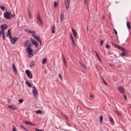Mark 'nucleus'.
<instances>
[{
    "mask_svg": "<svg viewBox=\"0 0 131 131\" xmlns=\"http://www.w3.org/2000/svg\"><path fill=\"white\" fill-rule=\"evenodd\" d=\"M35 112L37 114H42V113L41 110H39L38 111H35Z\"/></svg>",
    "mask_w": 131,
    "mask_h": 131,
    "instance_id": "aec40b11",
    "label": "nucleus"
},
{
    "mask_svg": "<svg viewBox=\"0 0 131 131\" xmlns=\"http://www.w3.org/2000/svg\"><path fill=\"white\" fill-rule=\"evenodd\" d=\"M25 73L28 78L30 79L32 78V75L30 74L29 70H27L26 71Z\"/></svg>",
    "mask_w": 131,
    "mask_h": 131,
    "instance_id": "7ed1b4c3",
    "label": "nucleus"
},
{
    "mask_svg": "<svg viewBox=\"0 0 131 131\" xmlns=\"http://www.w3.org/2000/svg\"><path fill=\"white\" fill-rule=\"evenodd\" d=\"M10 29H9L8 30L7 32L6 33V37H7L8 36H9L10 35H11V33L10 32Z\"/></svg>",
    "mask_w": 131,
    "mask_h": 131,
    "instance_id": "a211bd4d",
    "label": "nucleus"
},
{
    "mask_svg": "<svg viewBox=\"0 0 131 131\" xmlns=\"http://www.w3.org/2000/svg\"><path fill=\"white\" fill-rule=\"evenodd\" d=\"M28 13H29V18L30 19H31L32 18V17L31 16V13L29 10L28 11Z\"/></svg>",
    "mask_w": 131,
    "mask_h": 131,
    "instance_id": "7c9ffc66",
    "label": "nucleus"
},
{
    "mask_svg": "<svg viewBox=\"0 0 131 131\" xmlns=\"http://www.w3.org/2000/svg\"><path fill=\"white\" fill-rule=\"evenodd\" d=\"M105 46L108 49L111 48V46L109 45H107V44H106Z\"/></svg>",
    "mask_w": 131,
    "mask_h": 131,
    "instance_id": "ea45409f",
    "label": "nucleus"
},
{
    "mask_svg": "<svg viewBox=\"0 0 131 131\" xmlns=\"http://www.w3.org/2000/svg\"><path fill=\"white\" fill-rule=\"evenodd\" d=\"M1 32L2 34H5V31L4 30H1V31L0 30V37L1 36Z\"/></svg>",
    "mask_w": 131,
    "mask_h": 131,
    "instance_id": "c756f323",
    "label": "nucleus"
},
{
    "mask_svg": "<svg viewBox=\"0 0 131 131\" xmlns=\"http://www.w3.org/2000/svg\"><path fill=\"white\" fill-rule=\"evenodd\" d=\"M100 118V123H101L103 119V116H100L99 117Z\"/></svg>",
    "mask_w": 131,
    "mask_h": 131,
    "instance_id": "cd10ccee",
    "label": "nucleus"
},
{
    "mask_svg": "<svg viewBox=\"0 0 131 131\" xmlns=\"http://www.w3.org/2000/svg\"><path fill=\"white\" fill-rule=\"evenodd\" d=\"M37 19H38V21H39L40 24L42 25L43 24V23L41 19L40 18V16L39 14H38V15L37 16Z\"/></svg>",
    "mask_w": 131,
    "mask_h": 131,
    "instance_id": "6e6552de",
    "label": "nucleus"
},
{
    "mask_svg": "<svg viewBox=\"0 0 131 131\" xmlns=\"http://www.w3.org/2000/svg\"><path fill=\"white\" fill-rule=\"evenodd\" d=\"M40 43V45H41V41L40 39L38 41Z\"/></svg>",
    "mask_w": 131,
    "mask_h": 131,
    "instance_id": "09e8293b",
    "label": "nucleus"
},
{
    "mask_svg": "<svg viewBox=\"0 0 131 131\" xmlns=\"http://www.w3.org/2000/svg\"><path fill=\"white\" fill-rule=\"evenodd\" d=\"M8 107L13 110H15L16 109L15 106H13L12 105H9L8 106Z\"/></svg>",
    "mask_w": 131,
    "mask_h": 131,
    "instance_id": "f3484780",
    "label": "nucleus"
},
{
    "mask_svg": "<svg viewBox=\"0 0 131 131\" xmlns=\"http://www.w3.org/2000/svg\"><path fill=\"white\" fill-rule=\"evenodd\" d=\"M96 56L98 58V59H99V60L100 61H101V59L100 58L98 54V53H97V54H96Z\"/></svg>",
    "mask_w": 131,
    "mask_h": 131,
    "instance_id": "c9c22d12",
    "label": "nucleus"
},
{
    "mask_svg": "<svg viewBox=\"0 0 131 131\" xmlns=\"http://www.w3.org/2000/svg\"><path fill=\"white\" fill-rule=\"evenodd\" d=\"M123 96H124V98L125 99V100H127V98L126 97V95H123Z\"/></svg>",
    "mask_w": 131,
    "mask_h": 131,
    "instance_id": "8fccbe9b",
    "label": "nucleus"
},
{
    "mask_svg": "<svg viewBox=\"0 0 131 131\" xmlns=\"http://www.w3.org/2000/svg\"><path fill=\"white\" fill-rule=\"evenodd\" d=\"M0 8L3 11H4L5 10V8L4 6H1Z\"/></svg>",
    "mask_w": 131,
    "mask_h": 131,
    "instance_id": "f704fd0d",
    "label": "nucleus"
},
{
    "mask_svg": "<svg viewBox=\"0 0 131 131\" xmlns=\"http://www.w3.org/2000/svg\"><path fill=\"white\" fill-rule=\"evenodd\" d=\"M114 112H115V113H116V114L118 115V116H121V114H120L119 112H118L116 110H114Z\"/></svg>",
    "mask_w": 131,
    "mask_h": 131,
    "instance_id": "c85d7f7f",
    "label": "nucleus"
},
{
    "mask_svg": "<svg viewBox=\"0 0 131 131\" xmlns=\"http://www.w3.org/2000/svg\"><path fill=\"white\" fill-rule=\"evenodd\" d=\"M12 131H16V127H14L12 130Z\"/></svg>",
    "mask_w": 131,
    "mask_h": 131,
    "instance_id": "c03bdc74",
    "label": "nucleus"
},
{
    "mask_svg": "<svg viewBox=\"0 0 131 131\" xmlns=\"http://www.w3.org/2000/svg\"><path fill=\"white\" fill-rule=\"evenodd\" d=\"M111 43L114 46L116 47L117 48L125 52L126 53H128L129 52V50H126L122 47H120L118 45H117L112 42H111Z\"/></svg>",
    "mask_w": 131,
    "mask_h": 131,
    "instance_id": "f257e3e1",
    "label": "nucleus"
},
{
    "mask_svg": "<svg viewBox=\"0 0 131 131\" xmlns=\"http://www.w3.org/2000/svg\"><path fill=\"white\" fill-rule=\"evenodd\" d=\"M84 3H85V4H87L88 2V0H84Z\"/></svg>",
    "mask_w": 131,
    "mask_h": 131,
    "instance_id": "5fc2aeb1",
    "label": "nucleus"
},
{
    "mask_svg": "<svg viewBox=\"0 0 131 131\" xmlns=\"http://www.w3.org/2000/svg\"><path fill=\"white\" fill-rule=\"evenodd\" d=\"M64 65L66 67H67V65H66V63H64Z\"/></svg>",
    "mask_w": 131,
    "mask_h": 131,
    "instance_id": "774afa93",
    "label": "nucleus"
},
{
    "mask_svg": "<svg viewBox=\"0 0 131 131\" xmlns=\"http://www.w3.org/2000/svg\"><path fill=\"white\" fill-rule=\"evenodd\" d=\"M5 36V34H2V36Z\"/></svg>",
    "mask_w": 131,
    "mask_h": 131,
    "instance_id": "338daca9",
    "label": "nucleus"
},
{
    "mask_svg": "<svg viewBox=\"0 0 131 131\" xmlns=\"http://www.w3.org/2000/svg\"><path fill=\"white\" fill-rule=\"evenodd\" d=\"M62 116L67 121H69V119L68 117L67 116L65 115L64 114H63L62 115Z\"/></svg>",
    "mask_w": 131,
    "mask_h": 131,
    "instance_id": "5701e85b",
    "label": "nucleus"
},
{
    "mask_svg": "<svg viewBox=\"0 0 131 131\" xmlns=\"http://www.w3.org/2000/svg\"><path fill=\"white\" fill-rule=\"evenodd\" d=\"M114 31L115 34V35H117V32L115 29H114Z\"/></svg>",
    "mask_w": 131,
    "mask_h": 131,
    "instance_id": "a18cd8bd",
    "label": "nucleus"
},
{
    "mask_svg": "<svg viewBox=\"0 0 131 131\" xmlns=\"http://www.w3.org/2000/svg\"><path fill=\"white\" fill-rule=\"evenodd\" d=\"M126 54V53H125L123 51L121 54V56L122 57H123L125 56Z\"/></svg>",
    "mask_w": 131,
    "mask_h": 131,
    "instance_id": "473e14b6",
    "label": "nucleus"
},
{
    "mask_svg": "<svg viewBox=\"0 0 131 131\" xmlns=\"http://www.w3.org/2000/svg\"><path fill=\"white\" fill-rule=\"evenodd\" d=\"M0 27L1 28V30H4L7 29L8 26L6 24H5L4 25H1Z\"/></svg>",
    "mask_w": 131,
    "mask_h": 131,
    "instance_id": "20e7f679",
    "label": "nucleus"
},
{
    "mask_svg": "<svg viewBox=\"0 0 131 131\" xmlns=\"http://www.w3.org/2000/svg\"><path fill=\"white\" fill-rule=\"evenodd\" d=\"M32 36L37 41H38L40 39L39 37L38 36H36L34 34L32 35Z\"/></svg>",
    "mask_w": 131,
    "mask_h": 131,
    "instance_id": "4468645a",
    "label": "nucleus"
},
{
    "mask_svg": "<svg viewBox=\"0 0 131 131\" xmlns=\"http://www.w3.org/2000/svg\"><path fill=\"white\" fill-rule=\"evenodd\" d=\"M58 76L59 77L60 79L61 80H63L62 78V77L61 76V75L60 74H58Z\"/></svg>",
    "mask_w": 131,
    "mask_h": 131,
    "instance_id": "4c0bfd02",
    "label": "nucleus"
},
{
    "mask_svg": "<svg viewBox=\"0 0 131 131\" xmlns=\"http://www.w3.org/2000/svg\"><path fill=\"white\" fill-rule=\"evenodd\" d=\"M103 83L106 84V85H107V83H106V82L104 80V79H103Z\"/></svg>",
    "mask_w": 131,
    "mask_h": 131,
    "instance_id": "de8ad7c7",
    "label": "nucleus"
},
{
    "mask_svg": "<svg viewBox=\"0 0 131 131\" xmlns=\"http://www.w3.org/2000/svg\"><path fill=\"white\" fill-rule=\"evenodd\" d=\"M12 68L13 71L14 72L15 74L17 75V71L15 65L14 64H12Z\"/></svg>",
    "mask_w": 131,
    "mask_h": 131,
    "instance_id": "9b49d317",
    "label": "nucleus"
},
{
    "mask_svg": "<svg viewBox=\"0 0 131 131\" xmlns=\"http://www.w3.org/2000/svg\"><path fill=\"white\" fill-rule=\"evenodd\" d=\"M11 13L10 12H8L5 13L4 14V17L7 19H9L11 18V17L10 16Z\"/></svg>",
    "mask_w": 131,
    "mask_h": 131,
    "instance_id": "f03ea898",
    "label": "nucleus"
},
{
    "mask_svg": "<svg viewBox=\"0 0 131 131\" xmlns=\"http://www.w3.org/2000/svg\"><path fill=\"white\" fill-rule=\"evenodd\" d=\"M34 88V89L32 90V92L34 96L36 97V96L38 94V91L35 87Z\"/></svg>",
    "mask_w": 131,
    "mask_h": 131,
    "instance_id": "0eeeda50",
    "label": "nucleus"
},
{
    "mask_svg": "<svg viewBox=\"0 0 131 131\" xmlns=\"http://www.w3.org/2000/svg\"><path fill=\"white\" fill-rule=\"evenodd\" d=\"M27 44V42H25L24 44V47L26 46Z\"/></svg>",
    "mask_w": 131,
    "mask_h": 131,
    "instance_id": "3c124183",
    "label": "nucleus"
},
{
    "mask_svg": "<svg viewBox=\"0 0 131 131\" xmlns=\"http://www.w3.org/2000/svg\"><path fill=\"white\" fill-rule=\"evenodd\" d=\"M30 39L31 41L32 42V41H34V40H35L34 39H33L32 38H30Z\"/></svg>",
    "mask_w": 131,
    "mask_h": 131,
    "instance_id": "49530a36",
    "label": "nucleus"
},
{
    "mask_svg": "<svg viewBox=\"0 0 131 131\" xmlns=\"http://www.w3.org/2000/svg\"><path fill=\"white\" fill-rule=\"evenodd\" d=\"M118 90L121 93H124V90L123 87L122 86L120 87H118Z\"/></svg>",
    "mask_w": 131,
    "mask_h": 131,
    "instance_id": "ddd939ff",
    "label": "nucleus"
},
{
    "mask_svg": "<svg viewBox=\"0 0 131 131\" xmlns=\"http://www.w3.org/2000/svg\"><path fill=\"white\" fill-rule=\"evenodd\" d=\"M87 31H89V29H88V26H87Z\"/></svg>",
    "mask_w": 131,
    "mask_h": 131,
    "instance_id": "0e129e2a",
    "label": "nucleus"
},
{
    "mask_svg": "<svg viewBox=\"0 0 131 131\" xmlns=\"http://www.w3.org/2000/svg\"><path fill=\"white\" fill-rule=\"evenodd\" d=\"M26 84L29 87H32V85L30 83L29 81H26Z\"/></svg>",
    "mask_w": 131,
    "mask_h": 131,
    "instance_id": "6ab92c4d",
    "label": "nucleus"
},
{
    "mask_svg": "<svg viewBox=\"0 0 131 131\" xmlns=\"http://www.w3.org/2000/svg\"><path fill=\"white\" fill-rule=\"evenodd\" d=\"M63 18H64V15L62 14L61 15V17H60V19H61V21H63Z\"/></svg>",
    "mask_w": 131,
    "mask_h": 131,
    "instance_id": "bb28decb",
    "label": "nucleus"
},
{
    "mask_svg": "<svg viewBox=\"0 0 131 131\" xmlns=\"http://www.w3.org/2000/svg\"><path fill=\"white\" fill-rule=\"evenodd\" d=\"M9 37V39H12L13 38L12 36H11V35H10Z\"/></svg>",
    "mask_w": 131,
    "mask_h": 131,
    "instance_id": "6e6d98bb",
    "label": "nucleus"
},
{
    "mask_svg": "<svg viewBox=\"0 0 131 131\" xmlns=\"http://www.w3.org/2000/svg\"><path fill=\"white\" fill-rule=\"evenodd\" d=\"M3 38V39L4 40H6V39H5V36H2Z\"/></svg>",
    "mask_w": 131,
    "mask_h": 131,
    "instance_id": "4d7b16f0",
    "label": "nucleus"
},
{
    "mask_svg": "<svg viewBox=\"0 0 131 131\" xmlns=\"http://www.w3.org/2000/svg\"><path fill=\"white\" fill-rule=\"evenodd\" d=\"M46 60L47 59L46 58H45L43 59L42 60V64H45L46 63Z\"/></svg>",
    "mask_w": 131,
    "mask_h": 131,
    "instance_id": "a878e982",
    "label": "nucleus"
},
{
    "mask_svg": "<svg viewBox=\"0 0 131 131\" xmlns=\"http://www.w3.org/2000/svg\"><path fill=\"white\" fill-rule=\"evenodd\" d=\"M103 40H101V45L102 46V44H103Z\"/></svg>",
    "mask_w": 131,
    "mask_h": 131,
    "instance_id": "864d4df0",
    "label": "nucleus"
},
{
    "mask_svg": "<svg viewBox=\"0 0 131 131\" xmlns=\"http://www.w3.org/2000/svg\"><path fill=\"white\" fill-rule=\"evenodd\" d=\"M28 32L30 33H35V32L34 31H31L30 30H29V31Z\"/></svg>",
    "mask_w": 131,
    "mask_h": 131,
    "instance_id": "37998d69",
    "label": "nucleus"
},
{
    "mask_svg": "<svg viewBox=\"0 0 131 131\" xmlns=\"http://www.w3.org/2000/svg\"><path fill=\"white\" fill-rule=\"evenodd\" d=\"M28 30V29L27 28H26L25 30V31H27Z\"/></svg>",
    "mask_w": 131,
    "mask_h": 131,
    "instance_id": "e2e57ef3",
    "label": "nucleus"
},
{
    "mask_svg": "<svg viewBox=\"0 0 131 131\" xmlns=\"http://www.w3.org/2000/svg\"><path fill=\"white\" fill-rule=\"evenodd\" d=\"M15 16V15L14 14H10V16L11 17V18H13Z\"/></svg>",
    "mask_w": 131,
    "mask_h": 131,
    "instance_id": "a19ab883",
    "label": "nucleus"
},
{
    "mask_svg": "<svg viewBox=\"0 0 131 131\" xmlns=\"http://www.w3.org/2000/svg\"><path fill=\"white\" fill-rule=\"evenodd\" d=\"M94 52H95V53H96V55L97 54V53H98L96 51H95Z\"/></svg>",
    "mask_w": 131,
    "mask_h": 131,
    "instance_id": "69168bd1",
    "label": "nucleus"
},
{
    "mask_svg": "<svg viewBox=\"0 0 131 131\" xmlns=\"http://www.w3.org/2000/svg\"><path fill=\"white\" fill-rule=\"evenodd\" d=\"M25 129H24L26 131H29L28 129H27L26 128H25Z\"/></svg>",
    "mask_w": 131,
    "mask_h": 131,
    "instance_id": "680f3d73",
    "label": "nucleus"
},
{
    "mask_svg": "<svg viewBox=\"0 0 131 131\" xmlns=\"http://www.w3.org/2000/svg\"><path fill=\"white\" fill-rule=\"evenodd\" d=\"M23 101V99H20L19 100V101L20 103H22Z\"/></svg>",
    "mask_w": 131,
    "mask_h": 131,
    "instance_id": "79ce46f5",
    "label": "nucleus"
},
{
    "mask_svg": "<svg viewBox=\"0 0 131 131\" xmlns=\"http://www.w3.org/2000/svg\"><path fill=\"white\" fill-rule=\"evenodd\" d=\"M20 126H21V128H23V129H25V128L26 127H24V126H23V125H21Z\"/></svg>",
    "mask_w": 131,
    "mask_h": 131,
    "instance_id": "13d9d810",
    "label": "nucleus"
},
{
    "mask_svg": "<svg viewBox=\"0 0 131 131\" xmlns=\"http://www.w3.org/2000/svg\"><path fill=\"white\" fill-rule=\"evenodd\" d=\"M90 96L91 98H93L94 97V96L92 95H90Z\"/></svg>",
    "mask_w": 131,
    "mask_h": 131,
    "instance_id": "bf43d9fd",
    "label": "nucleus"
},
{
    "mask_svg": "<svg viewBox=\"0 0 131 131\" xmlns=\"http://www.w3.org/2000/svg\"><path fill=\"white\" fill-rule=\"evenodd\" d=\"M58 3H57L55 1L54 3V7H56L58 5Z\"/></svg>",
    "mask_w": 131,
    "mask_h": 131,
    "instance_id": "2f4dec72",
    "label": "nucleus"
},
{
    "mask_svg": "<svg viewBox=\"0 0 131 131\" xmlns=\"http://www.w3.org/2000/svg\"><path fill=\"white\" fill-rule=\"evenodd\" d=\"M23 122H24L27 125H28L30 126H35L36 125L34 123H32L28 121H23Z\"/></svg>",
    "mask_w": 131,
    "mask_h": 131,
    "instance_id": "9d476101",
    "label": "nucleus"
},
{
    "mask_svg": "<svg viewBox=\"0 0 131 131\" xmlns=\"http://www.w3.org/2000/svg\"><path fill=\"white\" fill-rule=\"evenodd\" d=\"M79 63H80V65H81L83 68H84V69H86V67L85 66V65L82 63L80 61L79 62Z\"/></svg>",
    "mask_w": 131,
    "mask_h": 131,
    "instance_id": "4be33fe9",
    "label": "nucleus"
},
{
    "mask_svg": "<svg viewBox=\"0 0 131 131\" xmlns=\"http://www.w3.org/2000/svg\"><path fill=\"white\" fill-rule=\"evenodd\" d=\"M32 46V44L31 43H30L29 44V46L28 47L30 48Z\"/></svg>",
    "mask_w": 131,
    "mask_h": 131,
    "instance_id": "603ef678",
    "label": "nucleus"
},
{
    "mask_svg": "<svg viewBox=\"0 0 131 131\" xmlns=\"http://www.w3.org/2000/svg\"><path fill=\"white\" fill-rule=\"evenodd\" d=\"M72 31L73 33V35L74 37L75 38H76L77 36V33L75 31L74 29L72 28Z\"/></svg>",
    "mask_w": 131,
    "mask_h": 131,
    "instance_id": "2eb2a0df",
    "label": "nucleus"
},
{
    "mask_svg": "<svg viewBox=\"0 0 131 131\" xmlns=\"http://www.w3.org/2000/svg\"><path fill=\"white\" fill-rule=\"evenodd\" d=\"M26 52L29 53L30 55H32V50L30 48L28 47L26 49Z\"/></svg>",
    "mask_w": 131,
    "mask_h": 131,
    "instance_id": "423d86ee",
    "label": "nucleus"
},
{
    "mask_svg": "<svg viewBox=\"0 0 131 131\" xmlns=\"http://www.w3.org/2000/svg\"><path fill=\"white\" fill-rule=\"evenodd\" d=\"M70 37L71 39L72 40V42H73V47H75L76 46V44L75 42L74 41L73 38V37L71 34H70Z\"/></svg>",
    "mask_w": 131,
    "mask_h": 131,
    "instance_id": "f8f14e48",
    "label": "nucleus"
},
{
    "mask_svg": "<svg viewBox=\"0 0 131 131\" xmlns=\"http://www.w3.org/2000/svg\"><path fill=\"white\" fill-rule=\"evenodd\" d=\"M18 39V38L16 37H15L11 39L10 42L11 43L14 44Z\"/></svg>",
    "mask_w": 131,
    "mask_h": 131,
    "instance_id": "39448f33",
    "label": "nucleus"
},
{
    "mask_svg": "<svg viewBox=\"0 0 131 131\" xmlns=\"http://www.w3.org/2000/svg\"><path fill=\"white\" fill-rule=\"evenodd\" d=\"M127 26L128 29L130 28V25L128 21H127Z\"/></svg>",
    "mask_w": 131,
    "mask_h": 131,
    "instance_id": "393cba45",
    "label": "nucleus"
},
{
    "mask_svg": "<svg viewBox=\"0 0 131 131\" xmlns=\"http://www.w3.org/2000/svg\"><path fill=\"white\" fill-rule=\"evenodd\" d=\"M63 58L64 63H66V61L65 60L64 56L63 54Z\"/></svg>",
    "mask_w": 131,
    "mask_h": 131,
    "instance_id": "58836bf2",
    "label": "nucleus"
},
{
    "mask_svg": "<svg viewBox=\"0 0 131 131\" xmlns=\"http://www.w3.org/2000/svg\"><path fill=\"white\" fill-rule=\"evenodd\" d=\"M32 43L33 45L35 46V47L36 48H37L38 47V43L36 41L34 40V41L32 42Z\"/></svg>",
    "mask_w": 131,
    "mask_h": 131,
    "instance_id": "dca6fc26",
    "label": "nucleus"
},
{
    "mask_svg": "<svg viewBox=\"0 0 131 131\" xmlns=\"http://www.w3.org/2000/svg\"><path fill=\"white\" fill-rule=\"evenodd\" d=\"M35 64V62L34 61H32L31 62L30 64V67H32L34 66Z\"/></svg>",
    "mask_w": 131,
    "mask_h": 131,
    "instance_id": "b1692460",
    "label": "nucleus"
},
{
    "mask_svg": "<svg viewBox=\"0 0 131 131\" xmlns=\"http://www.w3.org/2000/svg\"><path fill=\"white\" fill-rule=\"evenodd\" d=\"M7 100H8V102H10V100L9 98H7Z\"/></svg>",
    "mask_w": 131,
    "mask_h": 131,
    "instance_id": "052dcab7",
    "label": "nucleus"
},
{
    "mask_svg": "<svg viewBox=\"0 0 131 131\" xmlns=\"http://www.w3.org/2000/svg\"><path fill=\"white\" fill-rule=\"evenodd\" d=\"M55 26L54 25L52 26V33H55V31L54 30L55 29Z\"/></svg>",
    "mask_w": 131,
    "mask_h": 131,
    "instance_id": "412c9836",
    "label": "nucleus"
},
{
    "mask_svg": "<svg viewBox=\"0 0 131 131\" xmlns=\"http://www.w3.org/2000/svg\"><path fill=\"white\" fill-rule=\"evenodd\" d=\"M35 130L36 131H43V130L40 129H38L37 128H35Z\"/></svg>",
    "mask_w": 131,
    "mask_h": 131,
    "instance_id": "e433bc0d",
    "label": "nucleus"
},
{
    "mask_svg": "<svg viewBox=\"0 0 131 131\" xmlns=\"http://www.w3.org/2000/svg\"><path fill=\"white\" fill-rule=\"evenodd\" d=\"M110 122H111V123H112V124L114 123V122L113 120L112 119V118H110Z\"/></svg>",
    "mask_w": 131,
    "mask_h": 131,
    "instance_id": "72a5a7b5",
    "label": "nucleus"
},
{
    "mask_svg": "<svg viewBox=\"0 0 131 131\" xmlns=\"http://www.w3.org/2000/svg\"><path fill=\"white\" fill-rule=\"evenodd\" d=\"M65 2L66 8L67 9H68L69 7V2L68 0H65Z\"/></svg>",
    "mask_w": 131,
    "mask_h": 131,
    "instance_id": "1a4fd4ad",
    "label": "nucleus"
}]
</instances>
